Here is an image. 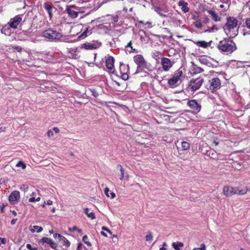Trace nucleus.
Listing matches in <instances>:
<instances>
[{
  "label": "nucleus",
  "instance_id": "1",
  "mask_svg": "<svg viewBox=\"0 0 250 250\" xmlns=\"http://www.w3.org/2000/svg\"><path fill=\"white\" fill-rule=\"evenodd\" d=\"M224 30L229 38H234L238 33V21L234 17L227 18Z\"/></svg>",
  "mask_w": 250,
  "mask_h": 250
},
{
  "label": "nucleus",
  "instance_id": "2",
  "mask_svg": "<svg viewBox=\"0 0 250 250\" xmlns=\"http://www.w3.org/2000/svg\"><path fill=\"white\" fill-rule=\"evenodd\" d=\"M217 48L222 52L230 54L236 49V46L235 43L231 41L223 40L219 42Z\"/></svg>",
  "mask_w": 250,
  "mask_h": 250
},
{
  "label": "nucleus",
  "instance_id": "3",
  "mask_svg": "<svg viewBox=\"0 0 250 250\" xmlns=\"http://www.w3.org/2000/svg\"><path fill=\"white\" fill-rule=\"evenodd\" d=\"M42 36L50 42H57L62 37V35L56 30L49 28L43 31Z\"/></svg>",
  "mask_w": 250,
  "mask_h": 250
},
{
  "label": "nucleus",
  "instance_id": "4",
  "mask_svg": "<svg viewBox=\"0 0 250 250\" xmlns=\"http://www.w3.org/2000/svg\"><path fill=\"white\" fill-rule=\"evenodd\" d=\"M184 78L183 72L178 70L174 73L172 77L168 80V84L170 85H174L178 83H181Z\"/></svg>",
  "mask_w": 250,
  "mask_h": 250
},
{
  "label": "nucleus",
  "instance_id": "5",
  "mask_svg": "<svg viewBox=\"0 0 250 250\" xmlns=\"http://www.w3.org/2000/svg\"><path fill=\"white\" fill-rule=\"evenodd\" d=\"M248 191V188H223V193L226 196H231L234 194L243 195Z\"/></svg>",
  "mask_w": 250,
  "mask_h": 250
},
{
  "label": "nucleus",
  "instance_id": "6",
  "mask_svg": "<svg viewBox=\"0 0 250 250\" xmlns=\"http://www.w3.org/2000/svg\"><path fill=\"white\" fill-rule=\"evenodd\" d=\"M203 83V79L202 78L192 79L190 81L188 88L191 91L194 92L201 87Z\"/></svg>",
  "mask_w": 250,
  "mask_h": 250
},
{
  "label": "nucleus",
  "instance_id": "7",
  "mask_svg": "<svg viewBox=\"0 0 250 250\" xmlns=\"http://www.w3.org/2000/svg\"><path fill=\"white\" fill-rule=\"evenodd\" d=\"M221 86V81L218 78H214L209 81L208 85V89L211 91H215L220 88Z\"/></svg>",
  "mask_w": 250,
  "mask_h": 250
},
{
  "label": "nucleus",
  "instance_id": "8",
  "mask_svg": "<svg viewBox=\"0 0 250 250\" xmlns=\"http://www.w3.org/2000/svg\"><path fill=\"white\" fill-rule=\"evenodd\" d=\"M101 45V42L97 41H92L90 42H85L82 45V48L87 50L95 49L99 48Z\"/></svg>",
  "mask_w": 250,
  "mask_h": 250
},
{
  "label": "nucleus",
  "instance_id": "9",
  "mask_svg": "<svg viewBox=\"0 0 250 250\" xmlns=\"http://www.w3.org/2000/svg\"><path fill=\"white\" fill-rule=\"evenodd\" d=\"M163 70L165 71H168L173 66L174 62L167 58H162L161 61Z\"/></svg>",
  "mask_w": 250,
  "mask_h": 250
},
{
  "label": "nucleus",
  "instance_id": "10",
  "mask_svg": "<svg viewBox=\"0 0 250 250\" xmlns=\"http://www.w3.org/2000/svg\"><path fill=\"white\" fill-rule=\"evenodd\" d=\"M22 18L20 15L15 16L12 19H11L10 21L8 22L9 27L13 29L17 28L18 25L21 21Z\"/></svg>",
  "mask_w": 250,
  "mask_h": 250
},
{
  "label": "nucleus",
  "instance_id": "11",
  "mask_svg": "<svg viewBox=\"0 0 250 250\" xmlns=\"http://www.w3.org/2000/svg\"><path fill=\"white\" fill-rule=\"evenodd\" d=\"M133 59L134 62L138 65V67H146V62L142 55H137L134 57Z\"/></svg>",
  "mask_w": 250,
  "mask_h": 250
},
{
  "label": "nucleus",
  "instance_id": "12",
  "mask_svg": "<svg viewBox=\"0 0 250 250\" xmlns=\"http://www.w3.org/2000/svg\"><path fill=\"white\" fill-rule=\"evenodd\" d=\"M117 169L119 171L118 176L120 179H124L126 180L128 179V176L127 173L125 172V170L121 165H118Z\"/></svg>",
  "mask_w": 250,
  "mask_h": 250
},
{
  "label": "nucleus",
  "instance_id": "13",
  "mask_svg": "<svg viewBox=\"0 0 250 250\" xmlns=\"http://www.w3.org/2000/svg\"><path fill=\"white\" fill-rule=\"evenodd\" d=\"M188 105L196 112H199L201 109V106L195 100H190L188 103Z\"/></svg>",
  "mask_w": 250,
  "mask_h": 250
},
{
  "label": "nucleus",
  "instance_id": "14",
  "mask_svg": "<svg viewBox=\"0 0 250 250\" xmlns=\"http://www.w3.org/2000/svg\"><path fill=\"white\" fill-rule=\"evenodd\" d=\"M20 192L18 191L12 192L9 197V200L12 204H15L20 199Z\"/></svg>",
  "mask_w": 250,
  "mask_h": 250
},
{
  "label": "nucleus",
  "instance_id": "15",
  "mask_svg": "<svg viewBox=\"0 0 250 250\" xmlns=\"http://www.w3.org/2000/svg\"><path fill=\"white\" fill-rule=\"evenodd\" d=\"M75 10H77V7L74 5L70 6L67 9V12L69 17L72 18H76L78 17V14L80 12Z\"/></svg>",
  "mask_w": 250,
  "mask_h": 250
},
{
  "label": "nucleus",
  "instance_id": "16",
  "mask_svg": "<svg viewBox=\"0 0 250 250\" xmlns=\"http://www.w3.org/2000/svg\"><path fill=\"white\" fill-rule=\"evenodd\" d=\"M154 10L157 12L161 16L166 17V14L168 12V10L166 7H154Z\"/></svg>",
  "mask_w": 250,
  "mask_h": 250
},
{
  "label": "nucleus",
  "instance_id": "17",
  "mask_svg": "<svg viewBox=\"0 0 250 250\" xmlns=\"http://www.w3.org/2000/svg\"><path fill=\"white\" fill-rule=\"evenodd\" d=\"M178 5L181 7V9L184 13H187L189 11L188 4L183 0H181L178 2Z\"/></svg>",
  "mask_w": 250,
  "mask_h": 250
},
{
  "label": "nucleus",
  "instance_id": "18",
  "mask_svg": "<svg viewBox=\"0 0 250 250\" xmlns=\"http://www.w3.org/2000/svg\"><path fill=\"white\" fill-rule=\"evenodd\" d=\"M43 7L47 11V13L49 16L50 19L51 20L53 17V6L48 2H45L44 3Z\"/></svg>",
  "mask_w": 250,
  "mask_h": 250
},
{
  "label": "nucleus",
  "instance_id": "19",
  "mask_svg": "<svg viewBox=\"0 0 250 250\" xmlns=\"http://www.w3.org/2000/svg\"><path fill=\"white\" fill-rule=\"evenodd\" d=\"M246 28L243 30V35L244 36L250 35V18L248 19L246 21Z\"/></svg>",
  "mask_w": 250,
  "mask_h": 250
},
{
  "label": "nucleus",
  "instance_id": "20",
  "mask_svg": "<svg viewBox=\"0 0 250 250\" xmlns=\"http://www.w3.org/2000/svg\"><path fill=\"white\" fill-rule=\"evenodd\" d=\"M193 42L195 44H196L198 47H201L204 48H207L210 45L209 42H206L204 41H196V42Z\"/></svg>",
  "mask_w": 250,
  "mask_h": 250
},
{
  "label": "nucleus",
  "instance_id": "21",
  "mask_svg": "<svg viewBox=\"0 0 250 250\" xmlns=\"http://www.w3.org/2000/svg\"><path fill=\"white\" fill-rule=\"evenodd\" d=\"M208 13L211 16L212 19L215 21H219L221 20V18L218 16L214 11L212 10H208Z\"/></svg>",
  "mask_w": 250,
  "mask_h": 250
},
{
  "label": "nucleus",
  "instance_id": "22",
  "mask_svg": "<svg viewBox=\"0 0 250 250\" xmlns=\"http://www.w3.org/2000/svg\"><path fill=\"white\" fill-rule=\"evenodd\" d=\"M1 32L6 36H10L11 34V30L7 25H5L1 29Z\"/></svg>",
  "mask_w": 250,
  "mask_h": 250
},
{
  "label": "nucleus",
  "instance_id": "23",
  "mask_svg": "<svg viewBox=\"0 0 250 250\" xmlns=\"http://www.w3.org/2000/svg\"><path fill=\"white\" fill-rule=\"evenodd\" d=\"M84 212L86 214L87 217L91 219H94L95 218V215L93 212L90 211L89 208H84Z\"/></svg>",
  "mask_w": 250,
  "mask_h": 250
},
{
  "label": "nucleus",
  "instance_id": "24",
  "mask_svg": "<svg viewBox=\"0 0 250 250\" xmlns=\"http://www.w3.org/2000/svg\"><path fill=\"white\" fill-rule=\"evenodd\" d=\"M111 84L114 87L116 91H121L123 89L120 87L121 83L119 82L112 80Z\"/></svg>",
  "mask_w": 250,
  "mask_h": 250
},
{
  "label": "nucleus",
  "instance_id": "25",
  "mask_svg": "<svg viewBox=\"0 0 250 250\" xmlns=\"http://www.w3.org/2000/svg\"><path fill=\"white\" fill-rule=\"evenodd\" d=\"M59 241L62 245L68 247L70 246V242L65 237L63 236H61V237L59 239Z\"/></svg>",
  "mask_w": 250,
  "mask_h": 250
},
{
  "label": "nucleus",
  "instance_id": "26",
  "mask_svg": "<svg viewBox=\"0 0 250 250\" xmlns=\"http://www.w3.org/2000/svg\"><path fill=\"white\" fill-rule=\"evenodd\" d=\"M172 245L173 248L176 250H179L180 248L184 247V244L180 242H174Z\"/></svg>",
  "mask_w": 250,
  "mask_h": 250
},
{
  "label": "nucleus",
  "instance_id": "27",
  "mask_svg": "<svg viewBox=\"0 0 250 250\" xmlns=\"http://www.w3.org/2000/svg\"><path fill=\"white\" fill-rule=\"evenodd\" d=\"M102 61L105 62L107 71H109V56L107 55L106 56H105L104 58L102 59Z\"/></svg>",
  "mask_w": 250,
  "mask_h": 250
},
{
  "label": "nucleus",
  "instance_id": "28",
  "mask_svg": "<svg viewBox=\"0 0 250 250\" xmlns=\"http://www.w3.org/2000/svg\"><path fill=\"white\" fill-rule=\"evenodd\" d=\"M42 230H43V228L42 227H40L38 226H34L33 227V228L30 229V231L32 233L35 232L36 231L38 233H40V232H42Z\"/></svg>",
  "mask_w": 250,
  "mask_h": 250
},
{
  "label": "nucleus",
  "instance_id": "29",
  "mask_svg": "<svg viewBox=\"0 0 250 250\" xmlns=\"http://www.w3.org/2000/svg\"><path fill=\"white\" fill-rule=\"evenodd\" d=\"M139 22L146 28H151L153 26L152 23L150 21H140Z\"/></svg>",
  "mask_w": 250,
  "mask_h": 250
},
{
  "label": "nucleus",
  "instance_id": "30",
  "mask_svg": "<svg viewBox=\"0 0 250 250\" xmlns=\"http://www.w3.org/2000/svg\"><path fill=\"white\" fill-rule=\"evenodd\" d=\"M112 23L114 27H117L118 26H120V24L119 23H116L118 21V16L117 15H115L112 17Z\"/></svg>",
  "mask_w": 250,
  "mask_h": 250
},
{
  "label": "nucleus",
  "instance_id": "31",
  "mask_svg": "<svg viewBox=\"0 0 250 250\" xmlns=\"http://www.w3.org/2000/svg\"><path fill=\"white\" fill-rule=\"evenodd\" d=\"M182 148L183 150H187L189 149L190 145L186 141L182 142Z\"/></svg>",
  "mask_w": 250,
  "mask_h": 250
},
{
  "label": "nucleus",
  "instance_id": "32",
  "mask_svg": "<svg viewBox=\"0 0 250 250\" xmlns=\"http://www.w3.org/2000/svg\"><path fill=\"white\" fill-rule=\"evenodd\" d=\"M193 24L198 29H201L202 28L203 24L200 21H195Z\"/></svg>",
  "mask_w": 250,
  "mask_h": 250
},
{
  "label": "nucleus",
  "instance_id": "33",
  "mask_svg": "<svg viewBox=\"0 0 250 250\" xmlns=\"http://www.w3.org/2000/svg\"><path fill=\"white\" fill-rule=\"evenodd\" d=\"M145 238H146V241H151L152 240L153 236L152 235V233L150 231H148L147 232L146 235L145 237Z\"/></svg>",
  "mask_w": 250,
  "mask_h": 250
},
{
  "label": "nucleus",
  "instance_id": "34",
  "mask_svg": "<svg viewBox=\"0 0 250 250\" xmlns=\"http://www.w3.org/2000/svg\"><path fill=\"white\" fill-rule=\"evenodd\" d=\"M52 240L50 238L47 237H43L41 240L40 242L43 243H47L48 244H50Z\"/></svg>",
  "mask_w": 250,
  "mask_h": 250
},
{
  "label": "nucleus",
  "instance_id": "35",
  "mask_svg": "<svg viewBox=\"0 0 250 250\" xmlns=\"http://www.w3.org/2000/svg\"><path fill=\"white\" fill-rule=\"evenodd\" d=\"M35 193H32L31 195V197L29 199V202H34L36 201H39L40 200V197H37V198H33V195H35Z\"/></svg>",
  "mask_w": 250,
  "mask_h": 250
},
{
  "label": "nucleus",
  "instance_id": "36",
  "mask_svg": "<svg viewBox=\"0 0 250 250\" xmlns=\"http://www.w3.org/2000/svg\"><path fill=\"white\" fill-rule=\"evenodd\" d=\"M114 62V59L113 57L110 56V73H113L114 72V69L113 68V63Z\"/></svg>",
  "mask_w": 250,
  "mask_h": 250
},
{
  "label": "nucleus",
  "instance_id": "37",
  "mask_svg": "<svg viewBox=\"0 0 250 250\" xmlns=\"http://www.w3.org/2000/svg\"><path fill=\"white\" fill-rule=\"evenodd\" d=\"M90 33H91L90 30L88 29V28H87L85 30V31L82 34L81 36L83 38H85L87 36L88 34H90Z\"/></svg>",
  "mask_w": 250,
  "mask_h": 250
},
{
  "label": "nucleus",
  "instance_id": "38",
  "mask_svg": "<svg viewBox=\"0 0 250 250\" xmlns=\"http://www.w3.org/2000/svg\"><path fill=\"white\" fill-rule=\"evenodd\" d=\"M16 167H21V168L24 169L26 168V165L24 164L22 161H19L18 163L16 165Z\"/></svg>",
  "mask_w": 250,
  "mask_h": 250
},
{
  "label": "nucleus",
  "instance_id": "39",
  "mask_svg": "<svg viewBox=\"0 0 250 250\" xmlns=\"http://www.w3.org/2000/svg\"><path fill=\"white\" fill-rule=\"evenodd\" d=\"M218 30V28L216 25H213L210 29H207L205 31V32H214Z\"/></svg>",
  "mask_w": 250,
  "mask_h": 250
},
{
  "label": "nucleus",
  "instance_id": "40",
  "mask_svg": "<svg viewBox=\"0 0 250 250\" xmlns=\"http://www.w3.org/2000/svg\"><path fill=\"white\" fill-rule=\"evenodd\" d=\"M206 247L204 244H202L200 245V248H196L193 249V250H206Z\"/></svg>",
  "mask_w": 250,
  "mask_h": 250
},
{
  "label": "nucleus",
  "instance_id": "41",
  "mask_svg": "<svg viewBox=\"0 0 250 250\" xmlns=\"http://www.w3.org/2000/svg\"><path fill=\"white\" fill-rule=\"evenodd\" d=\"M26 248L29 250H38L37 247H33L30 244H27L26 245Z\"/></svg>",
  "mask_w": 250,
  "mask_h": 250
},
{
  "label": "nucleus",
  "instance_id": "42",
  "mask_svg": "<svg viewBox=\"0 0 250 250\" xmlns=\"http://www.w3.org/2000/svg\"><path fill=\"white\" fill-rule=\"evenodd\" d=\"M112 242L115 243V244H117L118 242V237H117L116 235H113L112 237Z\"/></svg>",
  "mask_w": 250,
  "mask_h": 250
},
{
  "label": "nucleus",
  "instance_id": "43",
  "mask_svg": "<svg viewBox=\"0 0 250 250\" xmlns=\"http://www.w3.org/2000/svg\"><path fill=\"white\" fill-rule=\"evenodd\" d=\"M121 78L123 80H127L128 79V74L126 73H123L121 75Z\"/></svg>",
  "mask_w": 250,
  "mask_h": 250
},
{
  "label": "nucleus",
  "instance_id": "44",
  "mask_svg": "<svg viewBox=\"0 0 250 250\" xmlns=\"http://www.w3.org/2000/svg\"><path fill=\"white\" fill-rule=\"evenodd\" d=\"M90 91L92 93V95L94 97H97L98 95V93L96 92V91L94 89H89Z\"/></svg>",
  "mask_w": 250,
  "mask_h": 250
},
{
  "label": "nucleus",
  "instance_id": "45",
  "mask_svg": "<svg viewBox=\"0 0 250 250\" xmlns=\"http://www.w3.org/2000/svg\"><path fill=\"white\" fill-rule=\"evenodd\" d=\"M47 136L49 137H51L54 135L53 131L52 130H49L47 132Z\"/></svg>",
  "mask_w": 250,
  "mask_h": 250
},
{
  "label": "nucleus",
  "instance_id": "46",
  "mask_svg": "<svg viewBox=\"0 0 250 250\" xmlns=\"http://www.w3.org/2000/svg\"><path fill=\"white\" fill-rule=\"evenodd\" d=\"M50 246L52 248H55L57 247V245L56 243H55L53 240H52L51 241V242L50 243V244H49Z\"/></svg>",
  "mask_w": 250,
  "mask_h": 250
},
{
  "label": "nucleus",
  "instance_id": "47",
  "mask_svg": "<svg viewBox=\"0 0 250 250\" xmlns=\"http://www.w3.org/2000/svg\"><path fill=\"white\" fill-rule=\"evenodd\" d=\"M6 242V240L4 238H0V245L1 244H5Z\"/></svg>",
  "mask_w": 250,
  "mask_h": 250
},
{
  "label": "nucleus",
  "instance_id": "48",
  "mask_svg": "<svg viewBox=\"0 0 250 250\" xmlns=\"http://www.w3.org/2000/svg\"><path fill=\"white\" fill-rule=\"evenodd\" d=\"M68 229H69V231L73 232V231H76V230H77V228L76 226H74V227H73L72 228H69Z\"/></svg>",
  "mask_w": 250,
  "mask_h": 250
},
{
  "label": "nucleus",
  "instance_id": "49",
  "mask_svg": "<svg viewBox=\"0 0 250 250\" xmlns=\"http://www.w3.org/2000/svg\"><path fill=\"white\" fill-rule=\"evenodd\" d=\"M13 48L17 50L18 52H21L22 50V48L21 46H15L13 47Z\"/></svg>",
  "mask_w": 250,
  "mask_h": 250
},
{
  "label": "nucleus",
  "instance_id": "50",
  "mask_svg": "<svg viewBox=\"0 0 250 250\" xmlns=\"http://www.w3.org/2000/svg\"><path fill=\"white\" fill-rule=\"evenodd\" d=\"M62 235H61V234H58V233H54L53 234V237L55 238H58L59 240V239L61 237Z\"/></svg>",
  "mask_w": 250,
  "mask_h": 250
},
{
  "label": "nucleus",
  "instance_id": "51",
  "mask_svg": "<svg viewBox=\"0 0 250 250\" xmlns=\"http://www.w3.org/2000/svg\"><path fill=\"white\" fill-rule=\"evenodd\" d=\"M126 47H129L131 48V50L133 51H135V49H133V47H132V42H131V41L129 42L127 45H126Z\"/></svg>",
  "mask_w": 250,
  "mask_h": 250
},
{
  "label": "nucleus",
  "instance_id": "52",
  "mask_svg": "<svg viewBox=\"0 0 250 250\" xmlns=\"http://www.w3.org/2000/svg\"><path fill=\"white\" fill-rule=\"evenodd\" d=\"M52 130L56 133H58L60 132V130L57 127H54L52 129Z\"/></svg>",
  "mask_w": 250,
  "mask_h": 250
},
{
  "label": "nucleus",
  "instance_id": "53",
  "mask_svg": "<svg viewBox=\"0 0 250 250\" xmlns=\"http://www.w3.org/2000/svg\"><path fill=\"white\" fill-rule=\"evenodd\" d=\"M221 2L224 3L229 4L230 3V0H221Z\"/></svg>",
  "mask_w": 250,
  "mask_h": 250
},
{
  "label": "nucleus",
  "instance_id": "54",
  "mask_svg": "<svg viewBox=\"0 0 250 250\" xmlns=\"http://www.w3.org/2000/svg\"><path fill=\"white\" fill-rule=\"evenodd\" d=\"M101 234L104 237H107V234L104 230H102L100 232Z\"/></svg>",
  "mask_w": 250,
  "mask_h": 250
},
{
  "label": "nucleus",
  "instance_id": "55",
  "mask_svg": "<svg viewBox=\"0 0 250 250\" xmlns=\"http://www.w3.org/2000/svg\"><path fill=\"white\" fill-rule=\"evenodd\" d=\"M102 229L103 230L106 231L107 232L109 233V229L107 228H106L105 227H103L102 228Z\"/></svg>",
  "mask_w": 250,
  "mask_h": 250
},
{
  "label": "nucleus",
  "instance_id": "56",
  "mask_svg": "<svg viewBox=\"0 0 250 250\" xmlns=\"http://www.w3.org/2000/svg\"><path fill=\"white\" fill-rule=\"evenodd\" d=\"M82 244L81 243H79L77 246V250H82Z\"/></svg>",
  "mask_w": 250,
  "mask_h": 250
},
{
  "label": "nucleus",
  "instance_id": "57",
  "mask_svg": "<svg viewBox=\"0 0 250 250\" xmlns=\"http://www.w3.org/2000/svg\"><path fill=\"white\" fill-rule=\"evenodd\" d=\"M108 188H105L104 189V193L105 194V195L107 196V197H109V195L108 194Z\"/></svg>",
  "mask_w": 250,
  "mask_h": 250
},
{
  "label": "nucleus",
  "instance_id": "58",
  "mask_svg": "<svg viewBox=\"0 0 250 250\" xmlns=\"http://www.w3.org/2000/svg\"><path fill=\"white\" fill-rule=\"evenodd\" d=\"M46 205H52L53 202L51 200H48L46 202Z\"/></svg>",
  "mask_w": 250,
  "mask_h": 250
},
{
  "label": "nucleus",
  "instance_id": "59",
  "mask_svg": "<svg viewBox=\"0 0 250 250\" xmlns=\"http://www.w3.org/2000/svg\"><path fill=\"white\" fill-rule=\"evenodd\" d=\"M17 218H16V219H13L11 221V224L12 225H14V224H15V223H16V222H17Z\"/></svg>",
  "mask_w": 250,
  "mask_h": 250
},
{
  "label": "nucleus",
  "instance_id": "60",
  "mask_svg": "<svg viewBox=\"0 0 250 250\" xmlns=\"http://www.w3.org/2000/svg\"><path fill=\"white\" fill-rule=\"evenodd\" d=\"M5 129L6 128L4 127H0V133L5 131Z\"/></svg>",
  "mask_w": 250,
  "mask_h": 250
},
{
  "label": "nucleus",
  "instance_id": "61",
  "mask_svg": "<svg viewBox=\"0 0 250 250\" xmlns=\"http://www.w3.org/2000/svg\"><path fill=\"white\" fill-rule=\"evenodd\" d=\"M110 195L111 198H114L116 196L115 193L114 192L110 193Z\"/></svg>",
  "mask_w": 250,
  "mask_h": 250
},
{
  "label": "nucleus",
  "instance_id": "62",
  "mask_svg": "<svg viewBox=\"0 0 250 250\" xmlns=\"http://www.w3.org/2000/svg\"><path fill=\"white\" fill-rule=\"evenodd\" d=\"M246 6L250 9V0L247 3Z\"/></svg>",
  "mask_w": 250,
  "mask_h": 250
},
{
  "label": "nucleus",
  "instance_id": "63",
  "mask_svg": "<svg viewBox=\"0 0 250 250\" xmlns=\"http://www.w3.org/2000/svg\"><path fill=\"white\" fill-rule=\"evenodd\" d=\"M213 144L215 146H217V145L219 144V143H218V142L216 141H214L213 142Z\"/></svg>",
  "mask_w": 250,
  "mask_h": 250
},
{
  "label": "nucleus",
  "instance_id": "64",
  "mask_svg": "<svg viewBox=\"0 0 250 250\" xmlns=\"http://www.w3.org/2000/svg\"><path fill=\"white\" fill-rule=\"evenodd\" d=\"M159 250H166V248L164 247L161 248Z\"/></svg>",
  "mask_w": 250,
  "mask_h": 250
}]
</instances>
